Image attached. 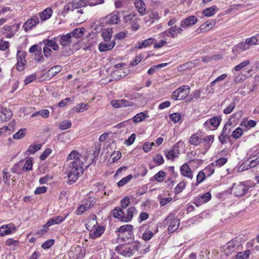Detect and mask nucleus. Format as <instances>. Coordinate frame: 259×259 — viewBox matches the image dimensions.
Listing matches in <instances>:
<instances>
[{
	"instance_id": "obj_40",
	"label": "nucleus",
	"mask_w": 259,
	"mask_h": 259,
	"mask_svg": "<svg viewBox=\"0 0 259 259\" xmlns=\"http://www.w3.org/2000/svg\"><path fill=\"white\" fill-rule=\"evenodd\" d=\"M110 18L108 20V22L110 24H116L120 21V17L119 16V13L112 14L109 16Z\"/></svg>"
},
{
	"instance_id": "obj_45",
	"label": "nucleus",
	"mask_w": 259,
	"mask_h": 259,
	"mask_svg": "<svg viewBox=\"0 0 259 259\" xmlns=\"http://www.w3.org/2000/svg\"><path fill=\"white\" fill-rule=\"evenodd\" d=\"M250 254V251L246 250L244 252H240L236 255V259H247Z\"/></svg>"
},
{
	"instance_id": "obj_34",
	"label": "nucleus",
	"mask_w": 259,
	"mask_h": 259,
	"mask_svg": "<svg viewBox=\"0 0 259 259\" xmlns=\"http://www.w3.org/2000/svg\"><path fill=\"white\" fill-rule=\"evenodd\" d=\"M42 42L45 45L47 46V47H51L55 51H56L59 49V46L54 40L45 39L43 40Z\"/></svg>"
},
{
	"instance_id": "obj_61",
	"label": "nucleus",
	"mask_w": 259,
	"mask_h": 259,
	"mask_svg": "<svg viewBox=\"0 0 259 259\" xmlns=\"http://www.w3.org/2000/svg\"><path fill=\"white\" fill-rule=\"evenodd\" d=\"M205 177L206 176L204 174V172H203L202 170L199 171L197 175L196 185L202 183L205 179Z\"/></svg>"
},
{
	"instance_id": "obj_53",
	"label": "nucleus",
	"mask_w": 259,
	"mask_h": 259,
	"mask_svg": "<svg viewBox=\"0 0 259 259\" xmlns=\"http://www.w3.org/2000/svg\"><path fill=\"white\" fill-rule=\"evenodd\" d=\"M186 185V183L184 181H181L179 183L176 187L175 188V193L176 194H178L181 193L183 189L185 188Z\"/></svg>"
},
{
	"instance_id": "obj_60",
	"label": "nucleus",
	"mask_w": 259,
	"mask_h": 259,
	"mask_svg": "<svg viewBox=\"0 0 259 259\" xmlns=\"http://www.w3.org/2000/svg\"><path fill=\"white\" fill-rule=\"evenodd\" d=\"M71 126V122L70 120H64L60 125V129L64 130L70 128Z\"/></svg>"
},
{
	"instance_id": "obj_41",
	"label": "nucleus",
	"mask_w": 259,
	"mask_h": 259,
	"mask_svg": "<svg viewBox=\"0 0 259 259\" xmlns=\"http://www.w3.org/2000/svg\"><path fill=\"white\" fill-rule=\"evenodd\" d=\"M26 132L27 130L26 128H21L16 133L14 134L13 138L14 139H20L26 135Z\"/></svg>"
},
{
	"instance_id": "obj_56",
	"label": "nucleus",
	"mask_w": 259,
	"mask_h": 259,
	"mask_svg": "<svg viewBox=\"0 0 259 259\" xmlns=\"http://www.w3.org/2000/svg\"><path fill=\"white\" fill-rule=\"evenodd\" d=\"M55 242L54 239H49L46 241L41 245V247L45 249L50 248Z\"/></svg>"
},
{
	"instance_id": "obj_44",
	"label": "nucleus",
	"mask_w": 259,
	"mask_h": 259,
	"mask_svg": "<svg viewBox=\"0 0 259 259\" xmlns=\"http://www.w3.org/2000/svg\"><path fill=\"white\" fill-rule=\"evenodd\" d=\"M133 177L132 175H129L127 176L126 177L123 178L121 180H120L118 183L117 185L118 187H122L129 182L132 179Z\"/></svg>"
},
{
	"instance_id": "obj_24",
	"label": "nucleus",
	"mask_w": 259,
	"mask_h": 259,
	"mask_svg": "<svg viewBox=\"0 0 259 259\" xmlns=\"http://www.w3.org/2000/svg\"><path fill=\"white\" fill-rule=\"evenodd\" d=\"M65 217L57 216L49 220L43 227H50L53 225H58L64 220Z\"/></svg>"
},
{
	"instance_id": "obj_8",
	"label": "nucleus",
	"mask_w": 259,
	"mask_h": 259,
	"mask_svg": "<svg viewBox=\"0 0 259 259\" xmlns=\"http://www.w3.org/2000/svg\"><path fill=\"white\" fill-rule=\"evenodd\" d=\"M39 23V20L38 17L37 16H34L24 23L23 28L25 32H27L34 28Z\"/></svg>"
},
{
	"instance_id": "obj_4",
	"label": "nucleus",
	"mask_w": 259,
	"mask_h": 259,
	"mask_svg": "<svg viewBox=\"0 0 259 259\" xmlns=\"http://www.w3.org/2000/svg\"><path fill=\"white\" fill-rule=\"evenodd\" d=\"M190 92V87L188 85H183L172 93L171 98L175 101L182 100L188 97Z\"/></svg>"
},
{
	"instance_id": "obj_13",
	"label": "nucleus",
	"mask_w": 259,
	"mask_h": 259,
	"mask_svg": "<svg viewBox=\"0 0 259 259\" xmlns=\"http://www.w3.org/2000/svg\"><path fill=\"white\" fill-rule=\"evenodd\" d=\"M197 21V18L195 16H190L182 20L180 26L182 28L190 27L195 24Z\"/></svg>"
},
{
	"instance_id": "obj_12",
	"label": "nucleus",
	"mask_w": 259,
	"mask_h": 259,
	"mask_svg": "<svg viewBox=\"0 0 259 259\" xmlns=\"http://www.w3.org/2000/svg\"><path fill=\"white\" fill-rule=\"evenodd\" d=\"M179 151V146L177 144L169 150L165 151V155L167 159L173 160L176 157H178Z\"/></svg>"
},
{
	"instance_id": "obj_42",
	"label": "nucleus",
	"mask_w": 259,
	"mask_h": 259,
	"mask_svg": "<svg viewBox=\"0 0 259 259\" xmlns=\"http://www.w3.org/2000/svg\"><path fill=\"white\" fill-rule=\"evenodd\" d=\"M200 142L199 137L196 134L192 135L189 139V143L191 145L197 146L200 144Z\"/></svg>"
},
{
	"instance_id": "obj_23",
	"label": "nucleus",
	"mask_w": 259,
	"mask_h": 259,
	"mask_svg": "<svg viewBox=\"0 0 259 259\" xmlns=\"http://www.w3.org/2000/svg\"><path fill=\"white\" fill-rule=\"evenodd\" d=\"M115 44V42L114 40H112L110 43H100L99 45V50L100 52L110 50L114 47Z\"/></svg>"
},
{
	"instance_id": "obj_33",
	"label": "nucleus",
	"mask_w": 259,
	"mask_h": 259,
	"mask_svg": "<svg viewBox=\"0 0 259 259\" xmlns=\"http://www.w3.org/2000/svg\"><path fill=\"white\" fill-rule=\"evenodd\" d=\"M84 32L85 29L81 27L80 28L75 29L72 32H70V34L72 37L79 38L82 36Z\"/></svg>"
},
{
	"instance_id": "obj_63",
	"label": "nucleus",
	"mask_w": 259,
	"mask_h": 259,
	"mask_svg": "<svg viewBox=\"0 0 259 259\" xmlns=\"http://www.w3.org/2000/svg\"><path fill=\"white\" fill-rule=\"evenodd\" d=\"M136 14H131L124 16L123 21L125 23H132L134 19L136 18Z\"/></svg>"
},
{
	"instance_id": "obj_14",
	"label": "nucleus",
	"mask_w": 259,
	"mask_h": 259,
	"mask_svg": "<svg viewBox=\"0 0 259 259\" xmlns=\"http://www.w3.org/2000/svg\"><path fill=\"white\" fill-rule=\"evenodd\" d=\"M180 221L175 217L174 214L168 215L164 221V225L168 227H179Z\"/></svg>"
},
{
	"instance_id": "obj_20",
	"label": "nucleus",
	"mask_w": 259,
	"mask_h": 259,
	"mask_svg": "<svg viewBox=\"0 0 259 259\" xmlns=\"http://www.w3.org/2000/svg\"><path fill=\"white\" fill-rule=\"evenodd\" d=\"M90 231L89 236L92 239H95L101 236L105 231V228H95V230H89V228H86Z\"/></svg>"
},
{
	"instance_id": "obj_25",
	"label": "nucleus",
	"mask_w": 259,
	"mask_h": 259,
	"mask_svg": "<svg viewBox=\"0 0 259 259\" xmlns=\"http://www.w3.org/2000/svg\"><path fill=\"white\" fill-rule=\"evenodd\" d=\"M154 40V39L153 38H149L142 42H138L136 45V48L138 49H142V48L147 47L153 43Z\"/></svg>"
},
{
	"instance_id": "obj_31",
	"label": "nucleus",
	"mask_w": 259,
	"mask_h": 259,
	"mask_svg": "<svg viewBox=\"0 0 259 259\" xmlns=\"http://www.w3.org/2000/svg\"><path fill=\"white\" fill-rule=\"evenodd\" d=\"M236 241L234 240H231L227 243V248L226 251L227 253H232L234 252L236 248Z\"/></svg>"
},
{
	"instance_id": "obj_32",
	"label": "nucleus",
	"mask_w": 259,
	"mask_h": 259,
	"mask_svg": "<svg viewBox=\"0 0 259 259\" xmlns=\"http://www.w3.org/2000/svg\"><path fill=\"white\" fill-rule=\"evenodd\" d=\"M17 228H0V235L4 236L10 235L16 231Z\"/></svg>"
},
{
	"instance_id": "obj_21",
	"label": "nucleus",
	"mask_w": 259,
	"mask_h": 259,
	"mask_svg": "<svg viewBox=\"0 0 259 259\" xmlns=\"http://www.w3.org/2000/svg\"><path fill=\"white\" fill-rule=\"evenodd\" d=\"M72 37L70 33H68L66 35H62L60 37L59 41L60 44L64 47L68 46L72 41Z\"/></svg>"
},
{
	"instance_id": "obj_50",
	"label": "nucleus",
	"mask_w": 259,
	"mask_h": 259,
	"mask_svg": "<svg viewBox=\"0 0 259 259\" xmlns=\"http://www.w3.org/2000/svg\"><path fill=\"white\" fill-rule=\"evenodd\" d=\"M182 118V115L179 113H174L169 115V118L174 123L179 121Z\"/></svg>"
},
{
	"instance_id": "obj_6",
	"label": "nucleus",
	"mask_w": 259,
	"mask_h": 259,
	"mask_svg": "<svg viewBox=\"0 0 259 259\" xmlns=\"http://www.w3.org/2000/svg\"><path fill=\"white\" fill-rule=\"evenodd\" d=\"M89 5L87 0H72L71 3L67 4L64 7V10L68 12L73 11L76 9L85 7Z\"/></svg>"
},
{
	"instance_id": "obj_39",
	"label": "nucleus",
	"mask_w": 259,
	"mask_h": 259,
	"mask_svg": "<svg viewBox=\"0 0 259 259\" xmlns=\"http://www.w3.org/2000/svg\"><path fill=\"white\" fill-rule=\"evenodd\" d=\"M96 203V199L94 197H88L85 199V202L83 203L86 208L89 209L93 206Z\"/></svg>"
},
{
	"instance_id": "obj_57",
	"label": "nucleus",
	"mask_w": 259,
	"mask_h": 259,
	"mask_svg": "<svg viewBox=\"0 0 259 259\" xmlns=\"http://www.w3.org/2000/svg\"><path fill=\"white\" fill-rule=\"evenodd\" d=\"M153 234L151 231L147 229L143 234V238L145 241L149 240L153 237Z\"/></svg>"
},
{
	"instance_id": "obj_19",
	"label": "nucleus",
	"mask_w": 259,
	"mask_h": 259,
	"mask_svg": "<svg viewBox=\"0 0 259 259\" xmlns=\"http://www.w3.org/2000/svg\"><path fill=\"white\" fill-rule=\"evenodd\" d=\"M53 10L52 8L49 7L45 9L42 12L38 13V15L41 21H45L49 19L52 16Z\"/></svg>"
},
{
	"instance_id": "obj_17",
	"label": "nucleus",
	"mask_w": 259,
	"mask_h": 259,
	"mask_svg": "<svg viewBox=\"0 0 259 259\" xmlns=\"http://www.w3.org/2000/svg\"><path fill=\"white\" fill-rule=\"evenodd\" d=\"M12 112L9 109L5 108L0 111V122L9 120L12 116Z\"/></svg>"
},
{
	"instance_id": "obj_38",
	"label": "nucleus",
	"mask_w": 259,
	"mask_h": 259,
	"mask_svg": "<svg viewBox=\"0 0 259 259\" xmlns=\"http://www.w3.org/2000/svg\"><path fill=\"white\" fill-rule=\"evenodd\" d=\"M230 133H225L222 132L221 135L219 137V141L222 144H224L227 143V140H229L230 138Z\"/></svg>"
},
{
	"instance_id": "obj_29",
	"label": "nucleus",
	"mask_w": 259,
	"mask_h": 259,
	"mask_svg": "<svg viewBox=\"0 0 259 259\" xmlns=\"http://www.w3.org/2000/svg\"><path fill=\"white\" fill-rule=\"evenodd\" d=\"M112 33L111 28H107L102 31V36L104 41L107 42L110 40Z\"/></svg>"
},
{
	"instance_id": "obj_27",
	"label": "nucleus",
	"mask_w": 259,
	"mask_h": 259,
	"mask_svg": "<svg viewBox=\"0 0 259 259\" xmlns=\"http://www.w3.org/2000/svg\"><path fill=\"white\" fill-rule=\"evenodd\" d=\"M182 30L181 27H178L175 25L169 28L168 33L172 37H176L178 36V33H181Z\"/></svg>"
},
{
	"instance_id": "obj_30",
	"label": "nucleus",
	"mask_w": 259,
	"mask_h": 259,
	"mask_svg": "<svg viewBox=\"0 0 259 259\" xmlns=\"http://www.w3.org/2000/svg\"><path fill=\"white\" fill-rule=\"evenodd\" d=\"M89 108V105L88 104L80 103L77 104L73 108V110L76 112H81L87 110Z\"/></svg>"
},
{
	"instance_id": "obj_3",
	"label": "nucleus",
	"mask_w": 259,
	"mask_h": 259,
	"mask_svg": "<svg viewBox=\"0 0 259 259\" xmlns=\"http://www.w3.org/2000/svg\"><path fill=\"white\" fill-rule=\"evenodd\" d=\"M116 232H118V239L121 240L122 241L125 242L127 244L133 242L134 235L132 228H118Z\"/></svg>"
},
{
	"instance_id": "obj_51",
	"label": "nucleus",
	"mask_w": 259,
	"mask_h": 259,
	"mask_svg": "<svg viewBox=\"0 0 259 259\" xmlns=\"http://www.w3.org/2000/svg\"><path fill=\"white\" fill-rule=\"evenodd\" d=\"M242 112L241 111H238L232 116L229 120L236 122L242 117Z\"/></svg>"
},
{
	"instance_id": "obj_37",
	"label": "nucleus",
	"mask_w": 259,
	"mask_h": 259,
	"mask_svg": "<svg viewBox=\"0 0 259 259\" xmlns=\"http://www.w3.org/2000/svg\"><path fill=\"white\" fill-rule=\"evenodd\" d=\"M62 70V67L60 65H56L51 68L48 71V73L52 77L55 76Z\"/></svg>"
},
{
	"instance_id": "obj_62",
	"label": "nucleus",
	"mask_w": 259,
	"mask_h": 259,
	"mask_svg": "<svg viewBox=\"0 0 259 259\" xmlns=\"http://www.w3.org/2000/svg\"><path fill=\"white\" fill-rule=\"evenodd\" d=\"M153 160L155 163L159 165L163 164L164 162L163 157L160 154L156 155L153 158Z\"/></svg>"
},
{
	"instance_id": "obj_58",
	"label": "nucleus",
	"mask_w": 259,
	"mask_h": 259,
	"mask_svg": "<svg viewBox=\"0 0 259 259\" xmlns=\"http://www.w3.org/2000/svg\"><path fill=\"white\" fill-rule=\"evenodd\" d=\"M235 105V103L234 102H231L230 104L224 110V113L225 114H228L231 113L234 109Z\"/></svg>"
},
{
	"instance_id": "obj_2",
	"label": "nucleus",
	"mask_w": 259,
	"mask_h": 259,
	"mask_svg": "<svg viewBox=\"0 0 259 259\" xmlns=\"http://www.w3.org/2000/svg\"><path fill=\"white\" fill-rule=\"evenodd\" d=\"M134 213H136L135 207H130L127 211V216H124V211L120 207H117L113 210V217L122 222H128L132 220Z\"/></svg>"
},
{
	"instance_id": "obj_43",
	"label": "nucleus",
	"mask_w": 259,
	"mask_h": 259,
	"mask_svg": "<svg viewBox=\"0 0 259 259\" xmlns=\"http://www.w3.org/2000/svg\"><path fill=\"white\" fill-rule=\"evenodd\" d=\"M258 36H259V34H257L250 38H246L245 39V40L246 41V43L248 44V45H249V47L252 45H257L258 44V39H257V37Z\"/></svg>"
},
{
	"instance_id": "obj_48",
	"label": "nucleus",
	"mask_w": 259,
	"mask_h": 259,
	"mask_svg": "<svg viewBox=\"0 0 259 259\" xmlns=\"http://www.w3.org/2000/svg\"><path fill=\"white\" fill-rule=\"evenodd\" d=\"M146 117V115L144 112H141L137 114L134 117L133 120L135 122L142 121Z\"/></svg>"
},
{
	"instance_id": "obj_16",
	"label": "nucleus",
	"mask_w": 259,
	"mask_h": 259,
	"mask_svg": "<svg viewBox=\"0 0 259 259\" xmlns=\"http://www.w3.org/2000/svg\"><path fill=\"white\" fill-rule=\"evenodd\" d=\"M21 52L20 51H18L17 58V68L19 71H22L24 69V66L25 65V63L26 62L25 59V56L23 54H20Z\"/></svg>"
},
{
	"instance_id": "obj_49",
	"label": "nucleus",
	"mask_w": 259,
	"mask_h": 259,
	"mask_svg": "<svg viewBox=\"0 0 259 259\" xmlns=\"http://www.w3.org/2000/svg\"><path fill=\"white\" fill-rule=\"evenodd\" d=\"M236 48L238 49V51H244L249 49V46L247 43H246V41L245 40L244 42H241L239 43L237 46Z\"/></svg>"
},
{
	"instance_id": "obj_10",
	"label": "nucleus",
	"mask_w": 259,
	"mask_h": 259,
	"mask_svg": "<svg viewBox=\"0 0 259 259\" xmlns=\"http://www.w3.org/2000/svg\"><path fill=\"white\" fill-rule=\"evenodd\" d=\"M221 120V118L220 117L218 116H214L205 121L203 125L207 129L211 128L210 125H211L214 128H217L220 124Z\"/></svg>"
},
{
	"instance_id": "obj_9",
	"label": "nucleus",
	"mask_w": 259,
	"mask_h": 259,
	"mask_svg": "<svg viewBox=\"0 0 259 259\" xmlns=\"http://www.w3.org/2000/svg\"><path fill=\"white\" fill-rule=\"evenodd\" d=\"M247 154L249 157L246 162L248 163V166L250 168H253L259 165V154H253L251 151H249Z\"/></svg>"
},
{
	"instance_id": "obj_36",
	"label": "nucleus",
	"mask_w": 259,
	"mask_h": 259,
	"mask_svg": "<svg viewBox=\"0 0 259 259\" xmlns=\"http://www.w3.org/2000/svg\"><path fill=\"white\" fill-rule=\"evenodd\" d=\"M205 176L210 177L214 172V163H212L206 166L203 170Z\"/></svg>"
},
{
	"instance_id": "obj_47",
	"label": "nucleus",
	"mask_w": 259,
	"mask_h": 259,
	"mask_svg": "<svg viewBox=\"0 0 259 259\" xmlns=\"http://www.w3.org/2000/svg\"><path fill=\"white\" fill-rule=\"evenodd\" d=\"M165 177L166 174L165 172L161 170L154 176V179L156 181L161 182L165 179Z\"/></svg>"
},
{
	"instance_id": "obj_7",
	"label": "nucleus",
	"mask_w": 259,
	"mask_h": 259,
	"mask_svg": "<svg viewBox=\"0 0 259 259\" xmlns=\"http://www.w3.org/2000/svg\"><path fill=\"white\" fill-rule=\"evenodd\" d=\"M115 250L118 254L122 255L124 257H130L133 254L131 247H129L127 243L118 245L116 247Z\"/></svg>"
},
{
	"instance_id": "obj_15",
	"label": "nucleus",
	"mask_w": 259,
	"mask_h": 259,
	"mask_svg": "<svg viewBox=\"0 0 259 259\" xmlns=\"http://www.w3.org/2000/svg\"><path fill=\"white\" fill-rule=\"evenodd\" d=\"M134 4L141 16H143L146 14V5L143 1L135 0Z\"/></svg>"
},
{
	"instance_id": "obj_28",
	"label": "nucleus",
	"mask_w": 259,
	"mask_h": 259,
	"mask_svg": "<svg viewBox=\"0 0 259 259\" xmlns=\"http://www.w3.org/2000/svg\"><path fill=\"white\" fill-rule=\"evenodd\" d=\"M217 10V7L215 6H213L211 7L207 8L203 10L202 13L206 17H211L214 15Z\"/></svg>"
},
{
	"instance_id": "obj_59",
	"label": "nucleus",
	"mask_w": 259,
	"mask_h": 259,
	"mask_svg": "<svg viewBox=\"0 0 259 259\" xmlns=\"http://www.w3.org/2000/svg\"><path fill=\"white\" fill-rule=\"evenodd\" d=\"M250 63V61L249 60H245L244 61L240 63L239 64L236 65L234 67V69L237 71H240L241 69L246 66Z\"/></svg>"
},
{
	"instance_id": "obj_52",
	"label": "nucleus",
	"mask_w": 259,
	"mask_h": 259,
	"mask_svg": "<svg viewBox=\"0 0 259 259\" xmlns=\"http://www.w3.org/2000/svg\"><path fill=\"white\" fill-rule=\"evenodd\" d=\"M243 131L240 127H237L234 130L232 134V137L233 138L237 139L243 135Z\"/></svg>"
},
{
	"instance_id": "obj_11",
	"label": "nucleus",
	"mask_w": 259,
	"mask_h": 259,
	"mask_svg": "<svg viewBox=\"0 0 259 259\" xmlns=\"http://www.w3.org/2000/svg\"><path fill=\"white\" fill-rule=\"evenodd\" d=\"M110 104L115 108L131 106L133 105V103L132 102H128L124 99L120 100H113L111 101Z\"/></svg>"
},
{
	"instance_id": "obj_1",
	"label": "nucleus",
	"mask_w": 259,
	"mask_h": 259,
	"mask_svg": "<svg viewBox=\"0 0 259 259\" xmlns=\"http://www.w3.org/2000/svg\"><path fill=\"white\" fill-rule=\"evenodd\" d=\"M79 153L73 150L67 157V161L69 163L66 167V172L68 181V184L71 185L75 182L80 173H82V164L83 162L81 160Z\"/></svg>"
},
{
	"instance_id": "obj_5",
	"label": "nucleus",
	"mask_w": 259,
	"mask_h": 259,
	"mask_svg": "<svg viewBox=\"0 0 259 259\" xmlns=\"http://www.w3.org/2000/svg\"><path fill=\"white\" fill-rule=\"evenodd\" d=\"M249 188V186L244 183L238 182L233 184L231 191L236 196H242L247 193Z\"/></svg>"
},
{
	"instance_id": "obj_46",
	"label": "nucleus",
	"mask_w": 259,
	"mask_h": 259,
	"mask_svg": "<svg viewBox=\"0 0 259 259\" xmlns=\"http://www.w3.org/2000/svg\"><path fill=\"white\" fill-rule=\"evenodd\" d=\"M3 172L4 174V176H3V181L4 182V183L10 186L11 185V175L7 171V170L6 169H4L3 171Z\"/></svg>"
},
{
	"instance_id": "obj_35",
	"label": "nucleus",
	"mask_w": 259,
	"mask_h": 259,
	"mask_svg": "<svg viewBox=\"0 0 259 259\" xmlns=\"http://www.w3.org/2000/svg\"><path fill=\"white\" fill-rule=\"evenodd\" d=\"M42 146L41 144H34L30 145L26 152L29 154H34L36 151L39 150Z\"/></svg>"
},
{
	"instance_id": "obj_18",
	"label": "nucleus",
	"mask_w": 259,
	"mask_h": 259,
	"mask_svg": "<svg viewBox=\"0 0 259 259\" xmlns=\"http://www.w3.org/2000/svg\"><path fill=\"white\" fill-rule=\"evenodd\" d=\"M180 170L182 175L184 177H187L190 179H193V176L192 170L187 163H185L181 166Z\"/></svg>"
},
{
	"instance_id": "obj_54",
	"label": "nucleus",
	"mask_w": 259,
	"mask_h": 259,
	"mask_svg": "<svg viewBox=\"0 0 259 259\" xmlns=\"http://www.w3.org/2000/svg\"><path fill=\"white\" fill-rule=\"evenodd\" d=\"M222 58L221 55H214L211 56H205L202 58V61L204 63H208L213 60H217Z\"/></svg>"
},
{
	"instance_id": "obj_64",
	"label": "nucleus",
	"mask_w": 259,
	"mask_h": 259,
	"mask_svg": "<svg viewBox=\"0 0 259 259\" xmlns=\"http://www.w3.org/2000/svg\"><path fill=\"white\" fill-rule=\"evenodd\" d=\"M88 209V208H86L85 205L84 204H83L78 207V208L76 209L75 211V213L77 215H81Z\"/></svg>"
},
{
	"instance_id": "obj_26",
	"label": "nucleus",
	"mask_w": 259,
	"mask_h": 259,
	"mask_svg": "<svg viewBox=\"0 0 259 259\" xmlns=\"http://www.w3.org/2000/svg\"><path fill=\"white\" fill-rule=\"evenodd\" d=\"M6 245L10 247L11 250H17L19 246L18 240H15L12 238H9L6 241Z\"/></svg>"
},
{
	"instance_id": "obj_55",
	"label": "nucleus",
	"mask_w": 259,
	"mask_h": 259,
	"mask_svg": "<svg viewBox=\"0 0 259 259\" xmlns=\"http://www.w3.org/2000/svg\"><path fill=\"white\" fill-rule=\"evenodd\" d=\"M98 224L97 221V217L95 215H93L90 218L87 224H85V227H96V226Z\"/></svg>"
},
{
	"instance_id": "obj_22",
	"label": "nucleus",
	"mask_w": 259,
	"mask_h": 259,
	"mask_svg": "<svg viewBox=\"0 0 259 259\" xmlns=\"http://www.w3.org/2000/svg\"><path fill=\"white\" fill-rule=\"evenodd\" d=\"M215 24V21L213 20L210 21H206L200 26L199 29L200 32L207 31L212 29L214 26Z\"/></svg>"
}]
</instances>
